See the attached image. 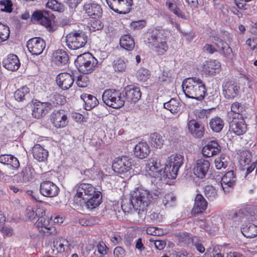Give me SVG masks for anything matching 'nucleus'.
Here are the masks:
<instances>
[{"label":"nucleus","instance_id":"nucleus-35","mask_svg":"<svg viewBox=\"0 0 257 257\" xmlns=\"http://www.w3.org/2000/svg\"><path fill=\"white\" fill-rule=\"evenodd\" d=\"M119 44L121 48L127 50H132L135 45L133 38L128 34L122 36L119 40Z\"/></svg>","mask_w":257,"mask_h":257},{"label":"nucleus","instance_id":"nucleus-53","mask_svg":"<svg viewBox=\"0 0 257 257\" xmlns=\"http://www.w3.org/2000/svg\"><path fill=\"white\" fill-rule=\"evenodd\" d=\"M149 71L145 69H141L137 72V78L142 81H145L149 78Z\"/></svg>","mask_w":257,"mask_h":257},{"label":"nucleus","instance_id":"nucleus-5","mask_svg":"<svg viewBox=\"0 0 257 257\" xmlns=\"http://www.w3.org/2000/svg\"><path fill=\"white\" fill-rule=\"evenodd\" d=\"M67 47L71 50H77L83 47L87 42V36L82 31H74L65 37Z\"/></svg>","mask_w":257,"mask_h":257},{"label":"nucleus","instance_id":"nucleus-29","mask_svg":"<svg viewBox=\"0 0 257 257\" xmlns=\"http://www.w3.org/2000/svg\"><path fill=\"white\" fill-rule=\"evenodd\" d=\"M135 156L140 159L146 158L150 152V147L146 142H140L134 148Z\"/></svg>","mask_w":257,"mask_h":257},{"label":"nucleus","instance_id":"nucleus-17","mask_svg":"<svg viewBox=\"0 0 257 257\" xmlns=\"http://www.w3.org/2000/svg\"><path fill=\"white\" fill-rule=\"evenodd\" d=\"M75 189L76 194L75 197L79 198L81 199V200L87 199L89 196H90V195H93V194L96 192L95 190V188L91 184L88 183L78 184L75 186Z\"/></svg>","mask_w":257,"mask_h":257},{"label":"nucleus","instance_id":"nucleus-32","mask_svg":"<svg viewBox=\"0 0 257 257\" xmlns=\"http://www.w3.org/2000/svg\"><path fill=\"white\" fill-rule=\"evenodd\" d=\"M4 67L10 70L14 71L17 70L20 66V61L17 55L10 54L4 61Z\"/></svg>","mask_w":257,"mask_h":257},{"label":"nucleus","instance_id":"nucleus-50","mask_svg":"<svg viewBox=\"0 0 257 257\" xmlns=\"http://www.w3.org/2000/svg\"><path fill=\"white\" fill-rule=\"evenodd\" d=\"M231 110L233 113L236 114L237 115V117L239 116L240 117V116H242L240 114V113L243 111V107L240 103L235 102L231 104Z\"/></svg>","mask_w":257,"mask_h":257},{"label":"nucleus","instance_id":"nucleus-51","mask_svg":"<svg viewBox=\"0 0 257 257\" xmlns=\"http://www.w3.org/2000/svg\"><path fill=\"white\" fill-rule=\"evenodd\" d=\"M0 231L4 237H11L14 234V229L8 225H5L0 229Z\"/></svg>","mask_w":257,"mask_h":257},{"label":"nucleus","instance_id":"nucleus-46","mask_svg":"<svg viewBox=\"0 0 257 257\" xmlns=\"http://www.w3.org/2000/svg\"><path fill=\"white\" fill-rule=\"evenodd\" d=\"M112 67L115 71L122 72L126 69L125 62L121 58L113 61Z\"/></svg>","mask_w":257,"mask_h":257},{"label":"nucleus","instance_id":"nucleus-44","mask_svg":"<svg viewBox=\"0 0 257 257\" xmlns=\"http://www.w3.org/2000/svg\"><path fill=\"white\" fill-rule=\"evenodd\" d=\"M37 226L42 228V230L45 233H51L49 231L50 230V227L49 226V220L46 219L44 217L38 218L36 223Z\"/></svg>","mask_w":257,"mask_h":257},{"label":"nucleus","instance_id":"nucleus-16","mask_svg":"<svg viewBox=\"0 0 257 257\" xmlns=\"http://www.w3.org/2000/svg\"><path fill=\"white\" fill-rule=\"evenodd\" d=\"M40 192L44 196L54 197L58 194L59 188L52 182L44 181L40 184Z\"/></svg>","mask_w":257,"mask_h":257},{"label":"nucleus","instance_id":"nucleus-55","mask_svg":"<svg viewBox=\"0 0 257 257\" xmlns=\"http://www.w3.org/2000/svg\"><path fill=\"white\" fill-rule=\"evenodd\" d=\"M0 28L2 29L3 32H0V43L5 40L9 37V29L8 27H5L4 25L0 24Z\"/></svg>","mask_w":257,"mask_h":257},{"label":"nucleus","instance_id":"nucleus-24","mask_svg":"<svg viewBox=\"0 0 257 257\" xmlns=\"http://www.w3.org/2000/svg\"><path fill=\"white\" fill-rule=\"evenodd\" d=\"M189 133L194 137L201 138L204 134V126L194 119L188 121L187 124Z\"/></svg>","mask_w":257,"mask_h":257},{"label":"nucleus","instance_id":"nucleus-25","mask_svg":"<svg viewBox=\"0 0 257 257\" xmlns=\"http://www.w3.org/2000/svg\"><path fill=\"white\" fill-rule=\"evenodd\" d=\"M221 147L215 141H211L208 143L202 149V154L206 157H211L220 153Z\"/></svg>","mask_w":257,"mask_h":257},{"label":"nucleus","instance_id":"nucleus-57","mask_svg":"<svg viewBox=\"0 0 257 257\" xmlns=\"http://www.w3.org/2000/svg\"><path fill=\"white\" fill-rule=\"evenodd\" d=\"M195 114L197 118L205 119L207 118L208 113L204 109H196L195 111Z\"/></svg>","mask_w":257,"mask_h":257},{"label":"nucleus","instance_id":"nucleus-62","mask_svg":"<svg viewBox=\"0 0 257 257\" xmlns=\"http://www.w3.org/2000/svg\"><path fill=\"white\" fill-rule=\"evenodd\" d=\"M108 249V248L107 247L106 245L103 242L99 243L97 245V250L99 253L100 254H106L107 252V250Z\"/></svg>","mask_w":257,"mask_h":257},{"label":"nucleus","instance_id":"nucleus-59","mask_svg":"<svg viewBox=\"0 0 257 257\" xmlns=\"http://www.w3.org/2000/svg\"><path fill=\"white\" fill-rule=\"evenodd\" d=\"M178 238L179 241L184 243H187L190 239L189 234L187 233H182L180 234L178 236Z\"/></svg>","mask_w":257,"mask_h":257},{"label":"nucleus","instance_id":"nucleus-60","mask_svg":"<svg viewBox=\"0 0 257 257\" xmlns=\"http://www.w3.org/2000/svg\"><path fill=\"white\" fill-rule=\"evenodd\" d=\"M173 257H193L191 253H188L184 250L175 252L173 254Z\"/></svg>","mask_w":257,"mask_h":257},{"label":"nucleus","instance_id":"nucleus-6","mask_svg":"<svg viewBox=\"0 0 257 257\" xmlns=\"http://www.w3.org/2000/svg\"><path fill=\"white\" fill-rule=\"evenodd\" d=\"M97 63V60L89 53L80 55L75 61V64L79 70L84 74L91 73Z\"/></svg>","mask_w":257,"mask_h":257},{"label":"nucleus","instance_id":"nucleus-64","mask_svg":"<svg viewBox=\"0 0 257 257\" xmlns=\"http://www.w3.org/2000/svg\"><path fill=\"white\" fill-rule=\"evenodd\" d=\"M246 44L250 47V48L253 50L257 46V39L256 38H249L246 41Z\"/></svg>","mask_w":257,"mask_h":257},{"label":"nucleus","instance_id":"nucleus-42","mask_svg":"<svg viewBox=\"0 0 257 257\" xmlns=\"http://www.w3.org/2000/svg\"><path fill=\"white\" fill-rule=\"evenodd\" d=\"M46 7L53 11L58 12H63L65 10L64 5L58 3L56 0H48L46 4Z\"/></svg>","mask_w":257,"mask_h":257},{"label":"nucleus","instance_id":"nucleus-31","mask_svg":"<svg viewBox=\"0 0 257 257\" xmlns=\"http://www.w3.org/2000/svg\"><path fill=\"white\" fill-rule=\"evenodd\" d=\"M207 202L201 194H197L195 198V203L192 212L194 214L202 213L206 210Z\"/></svg>","mask_w":257,"mask_h":257},{"label":"nucleus","instance_id":"nucleus-21","mask_svg":"<svg viewBox=\"0 0 257 257\" xmlns=\"http://www.w3.org/2000/svg\"><path fill=\"white\" fill-rule=\"evenodd\" d=\"M239 86L232 81L225 82L223 85V94L227 99H233L239 93Z\"/></svg>","mask_w":257,"mask_h":257},{"label":"nucleus","instance_id":"nucleus-8","mask_svg":"<svg viewBox=\"0 0 257 257\" xmlns=\"http://www.w3.org/2000/svg\"><path fill=\"white\" fill-rule=\"evenodd\" d=\"M109 8L118 14L130 12L133 5V0H106Z\"/></svg>","mask_w":257,"mask_h":257},{"label":"nucleus","instance_id":"nucleus-61","mask_svg":"<svg viewBox=\"0 0 257 257\" xmlns=\"http://www.w3.org/2000/svg\"><path fill=\"white\" fill-rule=\"evenodd\" d=\"M124 250L121 246L116 247L113 251L114 255L116 257H123L124 255Z\"/></svg>","mask_w":257,"mask_h":257},{"label":"nucleus","instance_id":"nucleus-48","mask_svg":"<svg viewBox=\"0 0 257 257\" xmlns=\"http://www.w3.org/2000/svg\"><path fill=\"white\" fill-rule=\"evenodd\" d=\"M51 104L52 105V108L55 105L58 104H62L65 102L64 96L56 94H54L51 99Z\"/></svg>","mask_w":257,"mask_h":257},{"label":"nucleus","instance_id":"nucleus-19","mask_svg":"<svg viewBox=\"0 0 257 257\" xmlns=\"http://www.w3.org/2000/svg\"><path fill=\"white\" fill-rule=\"evenodd\" d=\"M240 116V118L232 117L229 122L230 129L236 135H241L245 133L247 127L244 120Z\"/></svg>","mask_w":257,"mask_h":257},{"label":"nucleus","instance_id":"nucleus-18","mask_svg":"<svg viewBox=\"0 0 257 257\" xmlns=\"http://www.w3.org/2000/svg\"><path fill=\"white\" fill-rule=\"evenodd\" d=\"M51 116L52 123L57 128L64 127L68 123L67 116L63 110L54 111Z\"/></svg>","mask_w":257,"mask_h":257},{"label":"nucleus","instance_id":"nucleus-1","mask_svg":"<svg viewBox=\"0 0 257 257\" xmlns=\"http://www.w3.org/2000/svg\"><path fill=\"white\" fill-rule=\"evenodd\" d=\"M161 195L158 190L150 192L143 188L136 189L131 193L128 199L122 200L121 209L124 213H130L135 217L143 219L146 216L147 207Z\"/></svg>","mask_w":257,"mask_h":257},{"label":"nucleus","instance_id":"nucleus-27","mask_svg":"<svg viewBox=\"0 0 257 257\" xmlns=\"http://www.w3.org/2000/svg\"><path fill=\"white\" fill-rule=\"evenodd\" d=\"M84 9L87 15L93 19L99 18L102 15V9L97 4H86L84 6Z\"/></svg>","mask_w":257,"mask_h":257},{"label":"nucleus","instance_id":"nucleus-20","mask_svg":"<svg viewBox=\"0 0 257 257\" xmlns=\"http://www.w3.org/2000/svg\"><path fill=\"white\" fill-rule=\"evenodd\" d=\"M210 163L208 160L200 159L196 161L193 168L194 174L200 178H203L208 172Z\"/></svg>","mask_w":257,"mask_h":257},{"label":"nucleus","instance_id":"nucleus-38","mask_svg":"<svg viewBox=\"0 0 257 257\" xmlns=\"http://www.w3.org/2000/svg\"><path fill=\"white\" fill-rule=\"evenodd\" d=\"M81 98L84 102L85 104V109L87 110L91 109L97 105L99 103L97 98L91 94H82L81 95Z\"/></svg>","mask_w":257,"mask_h":257},{"label":"nucleus","instance_id":"nucleus-43","mask_svg":"<svg viewBox=\"0 0 257 257\" xmlns=\"http://www.w3.org/2000/svg\"><path fill=\"white\" fill-rule=\"evenodd\" d=\"M29 89L27 86H23L18 89L14 93V97L18 101H22L25 99V96L28 94Z\"/></svg>","mask_w":257,"mask_h":257},{"label":"nucleus","instance_id":"nucleus-41","mask_svg":"<svg viewBox=\"0 0 257 257\" xmlns=\"http://www.w3.org/2000/svg\"><path fill=\"white\" fill-rule=\"evenodd\" d=\"M164 107L173 114H176L180 110V102L176 98H172L169 101L164 103Z\"/></svg>","mask_w":257,"mask_h":257},{"label":"nucleus","instance_id":"nucleus-58","mask_svg":"<svg viewBox=\"0 0 257 257\" xmlns=\"http://www.w3.org/2000/svg\"><path fill=\"white\" fill-rule=\"evenodd\" d=\"M91 27L92 31L99 30L102 29L103 25L99 20H94L91 24Z\"/></svg>","mask_w":257,"mask_h":257},{"label":"nucleus","instance_id":"nucleus-10","mask_svg":"<svg viewBox=\"0 0 257 257\" xmlns=\"http://www.w3.org/2000/svg\"><path fill=\"white\" fill-rule=\"evenodd\" d=\"M132 159L126 156L115 159L112 165L114 171L119 174L128 172L132 169Z\"/></svg>","mask_w":257,"mask_h":257},{"label":"nucleus","instance_id":"nucleus-39","mask_svg":"<svg viewBox=\"0 0 257 257\" xmlns=\"http://www.w3.org/2000/svg\"><path fill=\"white\" fill-rule=\"evenodd\" d=\"M224 121L222 118L215 116L209 121V126L214 132L219 133L221 131L224 126Z\"/></svg>","mask_w":257,"mask_h":257},{"label":"nucleus","instance_id":"nucleus-45","mask_svg":"<svg viewBox=\"0 0 257 257\" xmlns=\"http://www.w3.org/2000/svg\"><path fill=\"white\" fill-rule=\"evenodd\" d=\"M204 195L210 201H213L217 196L215 189L212 186H206L204 188Z\"/></svg>","mask_w":257,"mask_h":257},{"label":"nucleus","instance_id":"nucleus-54","mask_svg":"<svg viewBox=\"0 0 257 257\" xmlns=\"http://www.w3.org/2000/svg\"><path fill=\"white\" fill-rule=\"evenodd\" d=\"M89 83L88 78L85 75H81L78 77L76 81L77 85L80 87H85Z\"/></svg>","mask_w":257,"mask_h":257},{"label":"nucleus","instance_id":"nucleus-7","mask_svg":"<svg viewBox=\"0 0 257 257\" xmlns=\"http://www.w3.org/2000/svg\"><path fill=\"white\" fill-rule=\"evenodd\" d=\"M102 99L103 102L109 107L119 108L123 106L125 102L121 93L115 90L108 89L104 91Z\"/></svg>","mask_w":257,"mask_h":257},{"label":"nucleus","instance_id":"nucleus-47","mask_svg":"<svg viewBox=\"0 0 257 257\" xmlns=\"http://www.w3.org/2000/svg\"><path fill=\"white\" fill-rule=\"evenodd\" d=\"M215 165L217 169L226 168L228 166V163L225 155H221L220 157L216 158L215 160Z\"/></svg>","mask_w":257,"mask_h":257},{"label":"nucleus","instance_id":"nucleus-14","mask_svg":"<svg viewBox=\"0 0 257 257\" xmlns=\"http://www.w3.org/2000/svg\"><path fill=\"white\" fill-rule=\"evenodd\" d=\"M52 105L50 102H35L32 109V115L36 118L43 117L52 109Z\"/></svg>","mask_w":257,"mask_h":257},{"label":"nucleus","instance_id":"nucleus-63","mask_svg":"<svg viewBox=\"0 0 257 257\" xmlns=\"http://www.w3.org/2000/svg\"><path fill=\"white\" fill-rule=\"evenodd\" d=\"M203 51L209 54H213L214 52L217 51V50L212 45L205 44L203 48Z\"/></svg>","mask_w":257,"mask_h":257},{"label":"nucleus","instance_id":"nucleus-36","mask_svg":"<svg viewBox=\"0 0 257 257\" xmlns=\"http://www.w3.org/2000/svg\"><path fill=\"white\" fill-rule=\"evenodd\" d=\"M216 46L219 49L224 56L229 59H232L233 57L231 48L228 44L223 40L219 39L215 43Z\"/></svg>","mask_w":257,"mask_h":257},{"label":"nucleus","instance_id":"nucleus-9","mask_svg":"<svg viewBox=\"0 0 257 257\" xmlns=\"http://www.w3.org/2000/svg\"><path fill=\"white\" fill-rule=\"evenodd\" d=\"M54 16L50 11L43 10L35 11L32 15V20L40 22L41 24L45 26L49 31H52V21Z\"/></svg>","mask_w":257,"mask_h":257},{"label":"nucleus","instance_id":"nucleus-56","mask_svg":"<svg viewBox=\"0 0 257 257\" xmlns=\"http://www.w3.org/2000/svg\"><path fill=\"white\" fill-rule=\"evenodd\" d=\"M175 200L176 197L172 194L168 193L164 196L163 203L166 205L174 202Z\"/></svg>","mask_w":257,"mask_h":257},{"label":"nucleus","instance_id":"nucleus-23","mask_svg":"<svg viewBox=\"0 0 257 257\" xmlns=\"http://www.w3.org/2000/svg\"><path fill=\"white\" fill-rule=\"evenodd\" d=\"M56 82L63 90L68 89L74 82L73 77L68 73H61L56 77Z\"/></svg>","mask_w":257,"mask_h":257},{"label":"nucleus","instance_id":"nucleus-52","mask_svg":"<svg viewBox=\"0 0 257 257\" xmlns=\"http://www.w3.org/2000/svg\"><path fill=\"white\" fill-rule=\"evenodd\" d=\"M168 7L170 11H171L172 12H173V13H174L178 17L183 19H187L186 17L181 13L180 9L177 8L175 5L171 3H169Z\"/></svg>","mask_w":257,"mask_h":257},{"label":"nucleus","instance_id":"nucleus-22","mask_svg":"<svg viewBox=\"0 0 257 257\" xmlns=\"http://www.w3.org/2000/svg\"><path fill=\"white\" fill-rule=\"evenodd\" d=\"M236 177L233 171H230L225 173L222 177L221 184L225 192H229L234 186L236 182Z\"/></svg>","mask_w":257,"mask_h":257},{"label":"nucleus","instance_id":"nucleus-4","mask_svg":"<svg viewBox=\"0 0 257 257\" xmlns=\"http://www.w3.org/2000/svg\"><path fill=\"white\" fill-rule=\"evenodd\" d=\"M148 43L153 47L158 55H162L167 52L168 46L163 38L162 32L157 29L153 30L149 32L147 37Z\"/></svg>","mask_w":257,"mask_h":257},{"label":"nucleus","instance_id":"nucleus-33","mask_svg":"<svg viewBox=\"0 0 257 257\" xmlns=\"http://www.w3.org/2000/svg\"><path fill=\"white\" fill-rule=\"evenodd\" d=\"M32 153L35 159L39 162L46 160L48 156V152L39 144L35 145L32 149Z\"/></svg>","mask_w":257,"mask_h":257},{"label":"nucleus","instance_id":"nucleus-37","mask_svg":"<svg viewBox=\"0 0 257 257\" xmlns=\"http://www.w3.org/2000/svg\"><path fill=\"white\" fill-rule=\"evenodd\" d=\"M149 142L152 147L160 149L164 144V137L159 133H154L151 134Z\"/></svg>","mask_w":257,"mask_h":257},{"label":"nucleus","instance_id":"nucleus-12","mask_svg":"<svg viewBox=\"0 0 257 257\" xmlns=\"http://www.w3.org/2000/svg\"><path fill=\"white\" fill-rule=\"evenodd\" d=\"M122 97L127 101L136 103L141 97L140 88L134 85H129L124 87L122 91Z\"/></svg>","mask_w":257,"mask_h":257},{"label":"nucleus","instance_id":"nucleus-49","mask_svg":"<svg viewBox=\"0 0 257 257\" xmlns=\"http://www.w3.org/2000/svg\"><path fill=\"white\" fill-rule=\"evenodd\" d=\"M2 11L11 13L12 11V3L10 0H2L0 1Z\"/></svg>","mask_w":257,"mask_h":257},{"label":"nucleus","instance_id":"nucleus-15","mask_svg":"<svg viewBox=\"0 0 257 257\" xmlns=\"http://www.w3.org/2000/svg\"><path fill=\"white\" fill-rule=\"evenodd\" d=\"M101 198L100 192L96 191L93 195L89 196L87 199L83 200H80V204L83 208L92 210L100 204Z\"/></svg>","mask_w":257,"mask_h":257},{"label":"nucleus","instance_id":"nucleus-28","mask_svg":"<svg viewBox=\"0 0 257 257\" xmlns=\"http://www.w3.org/2000/svg\"><path fill=\"white\" fill-rule=\"evenodd\" d=\"M52 61L58 66L65 65L69 60L67 53L63 50H57L53 53Z\"/></svg>","mask_w":257,"mask_h":257},{"label":"nucleus","instance_id":"nucleus-34","mask_svg":"<svg viewBox=\"0 0 257 257\" xmlns=\"http://www.w3.org/2000/svg\"><path fill=\"white\" fill-rule=\"evenodd\" d=\"M0 163L3 164L10 165L13 168L16 169L20 167V163L18 159L11 155H1Z\"/></svg>","mask_w":257,"mask_h":257},{"label":"nucleus","instance_id":"nucleus-13","mask_svg":"<svg viewBox=\"0 0 257 257\" xmlns=\"http://www.w3.org/2000/svg\"><path fill=\"white\" fill-rule=\"evenodd\" d=\"M27 47L32 55L41 54L46 47V44L42 38L35 37L30 39L27 43Z\"/></svg>","mask_w":257,"mask_h":257},{"label":"nucleus","instance_id":"nucleus-40","mask_svg":"<svg viewBox=\"0 0 257 257\" xmlns=\"http://www.w3.org/2000/svg\"><path fill=\"white\" fill-rule=\"evenodd\" d=\"M241 232L247 238H253L257 235V226L249 223L241 228Z\"/></svg>","mask_w":257,"mask_h":257},{"label":"nucleus","instance_id":"nucleus-30","mask_svg":"<svg viewBox=\"0 0 257 257\" xmlns=\"http://www.w3.org/2000/svg\"><path fill=\"white\" fill-rule=\"evenodd\" d=\"M53 247L57 252H68L70 250L71 243L67 239L61 237L54 240Z\"/></svg>","mask_w":257,"mask_h":257},{"label":"nucleus","instance_id":"nucleus-26","mask_svg":"<svg viewBox=\"0 0 257 257\" xmlns=\"http://www.w3.org/2000/svg\"><path fill=\"white\" fill-rule=\"evenodd\" d=\"M220 64L215 60H210L206 61L203 67L204 72L209 75H215L218 72L220 68Z\"/></svg>","mask_w":257,"mask_h":257},{"label":"nucleus","instance_id":"nucleus-11","mask_svg":"<svg viewBox=\"0 0 257 257\" xmlns=\"http://www.w3.org/2000/svg\"><path fill=\"white\" fill-rule=\"evenodd\" d=\"M146 170L152 177L162 180L163 168L159 159L153 158L149 159L146 165Z\"/></svg>","mask_w":257,"mask_h":257},{"label":"nucleus","instance_id":"nucleus-2","mask_svg":"<svg viewBox=\"0 0 257 257\" xmlns=\"http://www.w3.org/2000/svg\"><path fill=\"white\" fill-rule=\"evenodd\" d=\"M182 87L187 97L197 100H202L204 97L205 86L199 78L190 77L185 79L182 82Z\"/></svg>","mask_w":257,"mask_h":257},{"label":"nucleus","instance_id":"nucleus-3","mask_svg":"<svg viewBox=\"0 0 257 257\" xmlns=\"http://www.w3.org/2000/svg\"><path fill=\"white\" fill-rule=\"evenodd\" d=\"M183 157L180 155L174 154L169 157L163 172V178H176L178 171L183 163Z\"/></svg>","mask_w":257,"mask_h":257}]
</instances>
